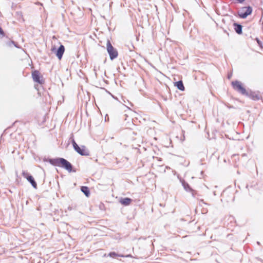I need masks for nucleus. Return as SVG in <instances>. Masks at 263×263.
<instances>
[{
    "label": "nucleus",
    "instance_id": "nucleus-1",
    "mask_svg": "<svg viewBox=\"0 0 263 263\" xmlns=\"http://www.w3.org/2000/svg\"><path fill=\"white\" fill-rule=\"evenodd\" d=\"M49 162L51 164L63 167L69 172L72 171V166L71 164L64 158H59L51 159H50Z\"/></svg>",
    "mask_w": 263,
    "mask_h": 263
},
{
    "label": "nucleus",
    "instance_id": "nucleus-2",
    "mask_svg": "<svg viewBox=\"0 0 263 263\" xmlns=\"http://www.w3.org/2000/svg\"><path fill=\"white\" fill-rule=\"evenodd\" d=\"M232 85L233 88L236 91H237L239 93H241V95H245V96L249 95V93L247 91L245 88L243 87L242 84L240 81H233L232 82Z\"/></svg>",
    "mask_w": 263,
    "mask_h": 263
},
{
    "label": "nucleus",
    "instance_id": "nucleus-3",
    "mask_svg": "<svg viewBox=\"0 0 263 263\" xmlns=\"http://www.w3.org/2000/svg\"><path fill=\"white\" fill-rule=\"evenodd\" d=\"M72 143L74 150L78 153H79L82 156L89 155V152L85 146H81V147H79V145L75 142L74 139L72 140Z\"/></svg>",
    "mask_w": 263,
    "mask_h": 263
},
{
    "label": "nucleus",
    "instance_id": "nucleus-4",
    "mask_svg": "<svg viewBox=\"0 0 263 263\" xmlns=\"http://www.w3.org/2000/svg\"><path fill=\"white\" fill-rule=\"evenodd\" d=\"M106 46L107 50L109 55L110 60H113L114 59L117 58L118 55V51L112 46L109 40L107 41Z\"/></svg>",
    "mask_w": 263,
    "mask_h": 263
},
{
    "label": "nucleus",
    "instance_id": "nucleus-5",
    "mask_svg": "<svg viewBox=\"0 0 263 263\" xmlns=\"http://www.w3.org/2000/svg\"><path fill=\"white\" fill-rule=\"evenodd\" d=\"M252 12V9L251 7H243L239 12L238 15L240 17L245 18L249 15L251 14Z\"/></svg>",
    "mask_w": 263,
    "mask_h": 263
},
{
    "label": "nucleus",
    "instance_id": "nucleus-6",
    "mask_svg": "<svg viewBox=\"0 0 263 263\" xmlns=\"http://www.w3.org/2000/svg\"><path fill=\"white\" fill-rule=\"evenodd\" d=\"M22 175L23 176L24 178H25L31 184L32 186L34 189L37 188V184L35 181L34 180L33 177L31 175H30L28 173L25 172H23Z\"/></svg>",
    "mask_w": 263,
    "mask_h": 263
},
{
    "label": "nucleus",
    "instance_id": "nucleus-7",
    "mask_svg": "<svg viewBox=\"0 0 263 263\" xmlns=\"http://www.w3.org/2000/svg\"><path fill=\"white\" fill-rule=\"evenodd\" d=\"M32 76L34 82H37L39 84H42L43 83V80L41 79L40 76V73L38 71L36 70L33 72Z\"/></svg>",
    "mask_w": 263,
    "mask_h": 263
},
{
    "label": "nucleus",
    "instance_id": "nucleus-8",
    "mask_svg": "<svg viewBox=\"0 0 263 263\" xmlns=\"http://www.w3.org/2000/svg\"><path fill=\"white\" fill-rule=\"evenodd\" d=\"M64 51V46L63 45H61L55 52V54L59 60H61L62 59Z\"/></svg>",
    "mask_w": 263,
    "mask_h": 263
},
{
    "label": "nucleus",
    "instance_id": "nucleus-9",
    "mask_svg": "<svg viewBox=\"0 0 263 263\" xmlns=\"http://www.w3.org/2000/svg\"><path fill=\"white\" fill-rule=\"evenodd\" d=\"M132 201V199L129 198H124L120 199V203L124 205H128Z\"/></svg>",
    "mask_w": 263,
    "mask_h": 263
},
{
    "label": "nucleus",
    "instance_id": "nucleus-10",
    "mask_svg": "<svg viewBox=\"0 0 263 263\" xmlns=\"http://www.w3.org/2000/svg\"><path fill=\"white\" fill-rule=\"evenodd\" d=\"M234 26L236 32H237L238 34H241L242 33V26L241 25L234 23Z\"/></svg>",
    "mask_w": 263,
    "mask_h": 263
},
{
    "label": "nucleus",
    "instance_id": "nucleus-11",
    "mask_svg": "<svg viewBox=\"0 0 263 263\" xmlns=\"http://www.w3.org/2000/svg\"><path fill=\"white\" fill-rule=\"evenodd\" d=\"M175 86H176L178 89L181 91H183L184 90V87L182 81L176 82L175 83Z\"/></svg>",
    "mask_w": 263,
    "mask_h": 263
},
{
    "label": "nucleus",
    "instance_id": "nucleus-12",
    "mask_svg": "<svg viewBox=\"0 0 263 263\" xmlns=\"http://www.w3.org/2000/svg\"><path fill=\"white\" fill-rule=\"evenodd\" d=\"M248 96H249L251 99H252L254 100H259L261 98L259 95L253 92H251L250 93H249V95Z\"/></svg>",
    "mask_w": 263,
    "mask_h": 263
},
{
    "label": "nucleus",
    "instance_id": "nucleus-13",
    "mask_svg": "<svg viewBox=\"0 0 263 263\" xmlns=\"http://www.w3.org/2000/svg\"><path fill=\"white\" fill-rule=\"evenodd\" d=\"M81 190L87 197H89L90 195V192L89 188L88 187L82 186L81 188Z\"/></svg>",
    "mask_w": 263,
    "mask_h": 263
},
{
    "label": "nucleus",
    "instance_id": "nucleus-14",
    "mask_svg": "<svg viewBox=\"0 0 263 263\" xmlns=\"http://www.w3.org/2000/svg\"><path fill=\"white\" fill-rule=\"evenodd\" d=\"M108 256H110V257H113V258L116 257L117 256L122 257H124V255H123V254H118L116 253L115 252H110L108 254Z\"/></svg>",
    "mask_w": 263,
    "mask_h": 263
},
{
    "label": "nucleus",
    "instance_id": "nucleus-15",
    "mask_svg": "<svg viewBox=\"0 0 263 263\" xmlns=\"http://www.w3.org/2000/svg\"><path fill=\"white\" fill-rule=\"evenodd\" d=\"M182 185L183 186V187L185 191L189 192L190 191H192V189L187 183L184 181L182 182Z\"/></svg>",
    "mask_w": 263,
    "mask_h": 263
},
{
    "label": "nucleus",
    "instance_id": "nucleus-16",
    "mask_svg": "<svg viewBox=\"0 0 263 263\" xmlns=\"http://www.w3.org/2000/svg\"><path fill=\"white\" fill-rule=\"evenodd\" d=\"M5 36L4 32L1 27H0V37H3Z\"/></svg>",
    "mask_w": 263,
    "mask_h": 263
},
{
    "label": "nucleus",
    "instance_id": "nucleus-17",
    "mask_svg": "<svg viewBox=\"0 0 263 263\" xmlns=\"http://www.w3.org/2000/svg\"><path fill=\"white\" fill-rule=\"evenodd\" d=\"M190 192H192V195L194 197H196V195L197 194L196 191H194L192 189V191H190Z\"/></svg>",
    "mask_w": 263,
    "mask_h": 263
},
{
    "label": "nucleus",
    "instance_id": "nucleus-18",
    "mask_svg": "<svg viewBox=\"0 0 263 263\" xmlns=\"http://www.w3.org/2000/svg\"><path fill=\"white\" fill-rule=\"evenodd\" d=\"M132 255H130V254H128V255H124V257H132Z\"/></svg>",
    "mask_w": 263,
    "mask_h": 263
},
{
    "label": "nucleus",
    "instance_id": "nucleus-19",
    "mask_svg": "<svg viewBox=\"0 0 263 263\" xmlns=\"http://www.w3.org/2000/svg\"><path fill=\"white\" fill-rule=\"evenodd\" d=\"M54 49H55V48H53L52 49V51H53Z\"/></svg>",
    "mask_w": 263,
    "mask_h": 263
},
{
    "label": "nucleus",
    "instance_id": "nucleus-20",
    "mask_svg": "<svg viewBox=\"0 0 263 263\" xmlns=\"http://www.w3.org/2000/svg\"><path fill=\"white\" fill-rule=\"evenodd\" d=\"M104 256H106V254H105L104 255Z\"/></svg>",
    "mask_w": 263,
    "mask_h": 263
}]
</instances>
